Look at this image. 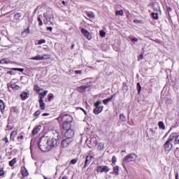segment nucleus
Returning a JSON list of instances; mask_svg holds the SVG:
<instances>
[{
	"label": "nucleus",
	"mask_w": 179,
	"mask_h": 179,
	"mask_svg": "<svg viewBox=\"0 0 179 179\" xmlns=\"http://www.w3.org/2000/svg\"><path fill=\"white\" fill-rule=\"evenodd\" d=\"M175 178H176V179H179V178H178V173H176Z\"/></svg>",
	"instance_id": "nucleus-61"
},
{
	"label": "nucleus",
	"mask_w": 179,
	"mask_h": 179,
	"mask_svg": "<svg viewBox=\"0 0 179 179\" xmlns=\"http://www.w3.org/2000/svg\"><path fill=\"white\" fill-rule=\"evenodd\" d=\"M137 86L138 87V94H139V93H141V90H142V87L141 86V83H137Z\"/></svg>",
	"instance_id": "nucleus-46"
},
{
	"label": "nucleus",
	"mask_w": 179,
	"mask_h": 179,
	"mask_svg": "<svg viewBox=\"0 0 179 179\" xmlns=\"http://www.w3.org/2000/svg\"><path fill=\"white\" fill-rule=\"evenodd\" d=\"M3 141L6 143H9V139L8 138L7 136H6L4 138H3Z\"/></svg>",
	"instance_id": "nucleus-50"
},
{
	"label": "nucleus",
	"mask_w": 179,
	"mask_h": 179,
	"mask_svg": "<svg viewBox=\"0 0 179 179\" xmlns=\"http://www.w3.org/2000/svg\"><path fill=\"white\" fill-rule=\"evenodd\" d=\"M41 90H43V89L41 88L40 86H38V85L36 84L34 86V92H41Z\"/></svg>",
	"instance_id": "nucleus-29"
},
{
	"label": "nucleus",
	"mask_w": 179,
	"mask_h": 179,
	"mask_svg": "<svg viewBox=\"0 0 179 179\" xmlns=\"http://www.w3.org/2000/svg\"><path fill=\"white\" fill-rule=\"evenodd\" d=\"M92 159H93V156H87L85 159V162L84 165V169H86L87 167L88 164L92 162Z\"/></svg>",
	"instance_id": "nucleus-17"
},
{
	"label": "nucleus",
	"mask_w": 179,
	"mask_h": 179,
	"mask_svg": "<svg viewBox=\"0 0 179 179\" xmlns=\"http://www.w3.org/2000/svg\"><path fill=\"white\" fill-rule=\"evenodd\" d=\"M40 114H41V111L40 110H37L34 114L33 115L34 117H38L40 115Z\"/></svg>",
	"instance_id": "nucleus-36"
},
{
	"label": "nucleus",
	"mask_w": 179,
	"mask_h": 179,
	"mask_svg": "<svg viewBox=\"0 0 179 179\" xmlns=\"http://www.w3.org/2000/svg\"><path fill=\"white\" fill-rule=\"evenodd\" d=\"M17 139H21V140L24 139V136L22 135V136H17Z\"/></svg>",
	"instance_id": "nucleus-53"
},
{
	"label": "nucleus",
	"mask_w": 179,
	"mask_h": 179,
	"mask_svg": "<svg viewBox=\"0 0 179 179\" xmlns=\"http://www.w3.org/2000/svg\"><path fill=\"white\" fill-rule=\"evenodd\" d=\"M45 39H41L38 41V45H41V44H45Z\"/></svg>",
	"instance_id": "nucleus-39"
},
{
	"label": "nucleus",
	"mask_w": 179,
	"mask_h": 179,
	"mask_svg": "<svg viewBox=\"0 0 179 179\" xmlns=\"http://www.w3.org/2000/svg\"><path fill=\"white\" fill-rule=\"evenodd\" d=\"M47 93H48V90H44L43 92L39 93V100H43L45 96H47Z\"/></svg>",
	"instance_id": "nucleus-19"
},
{
	"label": "nucleus",
	"mask_w": 179,
	"mask_h": 179,
	"mask_svg": "<svg viewBox=\"0 0 179 179\" xmlns=\"http://www.w3.org/2000/svg\"><path fill=\"white\" fill-rule=\"evenodd\" d=\"M43 177L44 179H51V178H47V176H43Z\"/></svg>",
	"instance_id": "nucleus-60"
},
{
	"label": "nucleus",
	"mask_w": 179,
	"mask_h": 179,
	"mask_svg": "<svg viewBox=\"0 0 179 179\" xmlns=\"http://www.w3.org/2000/svg\"><path fill=\"white\" fill-rule=\"evenodd\" d=\"M114 96H115V94L111 95L109 98L103 99V104L107 106L108 104V102L113 100Z\"/></svg>",
	"instance_id": "nucleus-20"
},
{
	"label": "nucleus",
	"mask_w": 179,
	"mask_h": 179,
	"mask_svg": "<svg viewBox=\"0 0 179 179\" xmlns=\"http://www.w3.org/2000/svg\"><path fill=\"white\" fill-rule=\"evenodd\" d=\"M20 17H22V13H17L14 15L13 19L16 22H20Z\"/></svg>",
	"instance_id": "nucleus-21"
},
{
	"label": "nucleus",
	"mask_w": 179,
	"mask_h": 179,
	"mask_svg": "<svg viewBox=\"0 0 179 179\" xmlns=\"http://www.w3.org/2000/svg\"><path fill=\"white\" fill-rule=\"evenodd\" d=\"M81 33L83 34L84 37L87 38V40H92V34L89 32L86 29L82 28Z\"/></svg>",
	"instance_id": "nucleus-11"
},
{
	"label": "nucleus",
	"mask_w": 179,
	"mask_h": 179,
	"mask_svg": "<svg viewBox=\"0 0 179 179\" xmlns=\"http://www.w3.org/2000/svg\"><path fill=\"white\" fill-rule=\"evenodd\" d=\"M100 104H101V101H96V102L94 103L95 108H94L93 113L96 115H98V114H100V113L103 111V108H104V106H100Z\"/></svg>",
	"instance_id": "nucleus-5"
},
{
	"label": "nucleus",
	"mask_w": 179,
	"mask_h": 179,
	"mask_svg": "<svg viewBox=\"0 0 179 179\" xmlns=\"http://www.w3.org/2000/svg\"><path fill=\"white\" fill-rule=\"evenodd\" d=\"M21 173L22 176L24 177H27L29 176V171H27V169H26L25 166L21 167Z\"/></svg>",
	"instance_id": "nucleus-16"
},
{
	"label": "nucleus",
	"mask_w": 179,
	"mask_h": 179,
	"mask_svg": "<svg viewBox=\"0 0 179 179\" xmlns=\"http://www.w3.org/2000/svg\"><path fill=\"white\" fill-rule=\"evenodd\" d=\"M142 59H143V53L141 54V55L138 57V61H142Z\"/></svg>",
	"instance_id": "nucleus-47"
},
{
	"label": "nucleus",
	"mask_w": 179,
	"mask_h": 179,
	"mask_svg": "<svg viewBox=\"0 0 179 179\" xmlns=\"http://www.w3.org/2000/svg\"><path fill=\"white\" fill-rule=\"evenodd\" d=\"M11 71H17L18 72H23V71H24V69L13 68L11 69Z\"/></svg>",
	"instance_id": "nucleus-37"
},
{
	"label": "nucleus",
	"mask_w": 179,
	"mask_h": 179,
	"mask_svg": "<svg viewBox=\"0 0 179 179\" xmlns=\"http://www.w3.org/2000/svg\"><path fill=\"white\" fill-rule=\"evenodd\" d=\"M125 150H122L121 153H124Z\"/></svg>",
	"instance_id": "nucleus-63"
},
{
	"label": "nucleus",
	"mask_w": 179,
	"mask_h": 179,
	"mask_svg": "<svg viewBox=\"0 0 179 179\" xmlns=\"http://www.w3.org/2000/svg\"><path fill=\"white\" fill-rule=\"evenodd\" d=\"M62 3L65 6V5H66L65 1H62Z\"/></svg>",
	"instance_id": "nucleus-62"
},
{
	"label": "nucleus",
	"mask_w": 179,
	"mask_h": 179,
	"mask_svg": "<svg viewBox=\"0 0 179 179\" xmlns=\"http://www.w3.org/2000/svg\"><path fill=\"white\" fill-rule=\"evenodd\" d=\"M60 124V128L62 130V132L67 131L68 129H71L72 127V123H65V122H59Z\"/></svg>",
	"instance_id": "nucleus-8"
},
{
	"label": "nucleus",
	"mask_w": 179,
	"mask_h": 179,
	"mask_svg": "<svg viewBox=\"0 0 179 179\" xmlns=\"http://www.w3.org/2000/svg\"><path fill=\"white\" fill-rule=\"evenodd\" d=\"M38 22H39V26H43V20H41V18L40 17H38Z\"/></svg>",
	"instance_id": "nucleus-48"
},
{
	"label": "nucleus",
	"mask_w": 179,
	"mask_h": 179,
	"mask_svg": "<svg viewBox=\"0 0 179 179\" xmlns=\"http://www.w3.org/2000/svg\"><path fill=\"white\" fill-rule=\"evenodd\" d=\"M173 137L169 136L167 141L166 143L164 144V149L165 152H170L171 149H173Z\"/></svg>",
	"instance_id": "nucleus-4"
},
{
	"label": "nucleus",
	"mask_w": 179,
	"mask_h": 179,
	"mask_svg": "<svg viewBox=\"0 0 179 179\" xmlns=\"http://www.w3.org/2000/svg\"><path fill=\"white\" fill-rule=\"evenodd\" d=\"M41 58H43V61H44V59H51V55L48 54H45L41 56Z\"/></svg>",
	"instance_id": "nucleus-32"
},
{
	"label": "nucleus",
	"mask_w": 179,
	"mask_h": 179,
	"mask_svg": "<svg viewBox=\"0 0 179 179\" xmlns=\"http://www.w3.org/2000/svg\"><path fill=\"white\" fill-rule=\"evenodd\" d=\"M62 134H64L65 138L73 141V139L72 138H73V135H75V131H73V129H69L63 131Z\"/></svg>",
	"instance_id": "nucleus-7"
},
{
	"label": "nucleus",
	"mask_w": 179,
	"mask_h": 179,
	"mask_svg": "<svg viewBox=\"0 0 179 179\" xmlns=\"http://www.w3.org/2000/svg\"><path fill=\"white\" fill-rule=\"evenodd\" d=\"M41 128H42V126L40 124L35 127L33 129L32 132H31L32 136H36V135H37L38 134V132H40V131H41Z\"/></svg>",
	"instance_id": "nucleus-15"
},
{
	"label": "nucleus",
	"mask_w": 179,
	"mask_h": 179,
	"mask_svg": "<svg viewBox=\"0 0 179 179\" xmlns=\"http://www.w3.org/2000/svg\"><path fill=\"white\" fill-rule=\"evenodd\" d=\"M136 159H138V155L135 153H130L124 157L123 162H124V163H129L130 162H135Z\"/></svg>",
	"instance_id": "nucleus-6"
},
{
	"label": "nucleus",
	"mask_w": 179,
	"mask_h": 179,
	"mask_svg": "<svg viewBox=\"0 0 179 179\" xmlns=\"http://www.w3.org/2000/svg\"><path fill=\"white\" fill-rule=\"evenodd\" d=\"M97 173H108L110 171V167L106 165L99 166L96 167Z\"/></svg>",
	"instance_id": "nucleus-9"
},
{
	"label": "nucleus",
	"mask_w": 179,
	"mask_h": 179,
	"mask_svg": "<svg viewBox=\"0 0 179 179\" xmlns=\"http://www.w3.org/2000/svg\"><path fill=\"white\" fill-rule=\"evenodd\" d=\"M31 59H32L33 61H43V57H41V56H36L31 57Z\"/></svg>",
	"instance_id": "nucleus-31"
},
{
	"label": "nucleus",
	"mask_w": 179,
	"mask_h": 179,
	"mask_svg": "<svg viewBox=\"0 0 179 179\" xmlns=\"http://www.w3.org/2000/svg\"><path fill=\"white\" fill-rule=\"evenodd\" d=\"M3 176H5V171H3V168L0 169V178H3Z\"/></svg>",
	"instance_id": "nucleus-35"
},
{
	"label": "nucleus",
	"mask_w": 179,
	"mask_h": 179,
	"mask_svg": "<svg viewBox=\"0 0 179 179\" xmlns=\"http://www.w3.org/2000/svg\"><path fill=\"white\" fill-rule=\"evenodd\" d=\"M71 50H73V48H75V44H74V43H73V44L71 45Z\"/></svg>",
	"instance_id": "nucleus-57"
},
{
	"label": "nucleus",
	"mask_w": 179,
	"mask_h": 179,
	"mask_svg": "<svg viewBox=\"0 0 179 179\" xmlns=\"http://www.w3.org/2000/svg\"><path fill=\"white\" fill-rule=\"evenodd\" d=\"M169 136L172 137V141H174V145H179V134L176 132L171 133Z\"/></svg>",
	"instance_id": "nucleus-12"
},
{
	"label": "nucleus",
	"mask_w": 179,
	"mask_h": 179,
	"mask_svg": "<svg viewBox=\"0 0 179 179\" xmlns=\"http://www.w3.org/2000/svg\"><path fill=\"white\" fill-rule=\"evenodd\" d=\"M49 150H51L52 148H55L59 145V139L54 137L47 138Z\"/></svg>",
	"instance_id": "nucleus-3"
},
{
	"label": "nucleus",
	"mask_w": 179,
	"mask_h": 179,
	"mask_svg": "<svg viewBox=\"0 0 179 179\" xmlns=\"http://www.w3.org/2000/svg\"><path fill=\"white\" fill-rule=\"evenodd\" d=\"M158 127L159 129H166V125H164V123L162 121L158 122Z\"/></svg>",
	"instance_id": "nucleus-30"
},
{
	"label": "nucleus",
	"mask_w": 179,
	"mask_h": 179,
	"mask_svg": "<svg viewBox=\"0 0 179 179\" xmlns=\"http://www.w3.org/2000/svg\"><path fill=\"white\" fill-rule=\"evenodd\" d=\"M38 101L41 110H45V103H44V100H39Z\"/></svg>",
	"instance_id": "nucleus-26"
},
{
	"label": "nucleus",
	"mask_w": 179,
	"mask_h": 179,
	"mask_svg": "<svg viewBox=\"0 0 179 179\" xmlns=\"http://www.w3.org/2000/svg\"><path fill=\"white\" fill-rule=\"evenodd\" d=\"M74 73H76V75H82V71L81 70H76L74 71Z\"/></svg>",
	"instance_id": "nucleus-49"
},
{
	"label": "nucleus",
	"mask_w": 179,
	"mask_h": 179,
	"mask_svg": "<svg viewBox=\"0 0 179 179\" xmlns=\"http://www.w3.org/2000/svg\"><path fill=\"white\" fill-rule=\"evenodd\" d=\"M0 64H9V62L6 61V59L4 58L0 60Z\"/></svg>",
	"instance_id": "nucleus-43"
},
{
	"label": "nucleus",
	"mask_w": 179,
	"mask_h": 179,
	"mask_svg": "<svg viewBox=\"0 0 179 179\" xmlns=\"http://www.w3.org/2000/svg\"><path fill=\"white\" fill-rule=\"evenodd\" d=\"M52 99H54V94H49L48 96V101H51V100H52Z\"/></svg>",
	"instance_id": "nucleus-38"
},
{
	"label": "nucleus",
	"mask_w": 179,
	"mask_h": 179,
	"mask_svg": "<svg viewBox=\"0 0 179 179\" xmlns=\"http://www.w3.org/2000/svg\"><path fill=\"white\" fill-rule=\"evenodd\" d=\"M20 97H21L22 101H24L29 97V94H27L26 92H22L20 95Z\"/></svg>",
	"instance_id": "nucleus-22"
},
{
	"label": "nucleus",
	"mask_w": 179,
	"mask_h": 179,
	"mask_svg": "<svg viewBox=\"0 0 179 179\" xmlns=\"http://www.w3.org/2000/svg\"><path fill=\"white\" fill-rule=\"evenodd\" d=\"M113 174L115 176H120V166H115L113 167Z\"/></svg>",
	"instance_id": "nucleus-23"
},
{
	"label": "nucleus",
	"mask_w": 179,
	"mask_h": 179,
	"mask_svg": "<svg viewBox=\"0 0 179 179\" xmlns=\"http://www.w3.org/2000/svg\"><path fill=\"white\" fill-rule=\"evenodd\" d=\"M85 13L87 17H89L90 19H94L96 17V15H94V13L93 12L86 11Z\"/></svg>",
	"instance_id": "nucleus-24"
},
{
	"label": "nucleus",
	"mask_w": 179,
	"mask_h": 179,
	"mask_svg": "<svg viewBox=\"0 0 179 179\" xmlns=\"http://www.w3.org/2000/svg\"><path fill=\"white\" fill-rule=\"evenodd\" d=\"M120 121H122V122H125V121H127V117L123 115V113H121L120 115Z\"/></svg>",
	"instance_id": "nucleus-33"
},
{
	"label": "nucleus",
	"mask_w": 179,
	"mask_h": 179,
	"mask_svg": "<svg viewBox=\"0 0 179 179\" xmlns=\"http://www.w3.org/2000/svg\"><path fill=\"white\" fill-rule=\"evenodd\" d=\"M62 179H68V176H64L62 177Z\"/></svg>",
	"instance_id": "nucleus-59"
},
{
	"label": "nucleus",
	"mask_w": 179,
	"mask_h": 179,
	"mask_svg": "<svg viewBox=\"0 0 179 179\" xmlns=\"http://www.w3.org/2000/svg\"><path fill=\"white\" fill-rule=\"evenodd\" d=\"M166 10L168 12H171V7H166Z\"/></svg>",
	"instance_id": "nucleus-54"
},
{
	"label": "nucleus",
	"mask_w": 179,
	"mask_h": 179,
	"mask_svg": "<svg viewBox=\"0 0 179 179\" xmlns=\"http://www.w3.org/2000/svg\"><path fill=\"white\" fill-rule=\"evenodd\" d=\"M117 163V157L115 156H113L112 157V164H115Z\"/></svg>",
	"instance_id": "nucleus-42"
},
{
	"label": "nucleus",
	"mask_w": 179,
	"mask_h": 179,
	"mask_svg": "<svg viewBox=\"0 0 179 179\" xmlns=\"http://www.w3.org/2000/svg\"><path fill=\"white\" fill-rule=\"evenodd\" d=\"M17 135V131H13L10 133V139H12V141H15V138H16Z\"/></svg>",
	"instance_id": "nucleus-25"
},
{
	"label": "nucleus",
	"mask_w": 179,
	"mask_h": 179,
	"mask_svg": "<svg viewBox=\"0 0 179 179\" xmlns=\"http://www.w3.org/2000/svg\"><path fill=\"white\" fill-rule=\"evenodd\" d=\"M42 115L43 117H47V115H50V113H43Z\"/></svg>",
	"instance_id": "nucleus-56"
},
{
	"label": "nucleus",
	"mask_w": 179,
	"mask_h": 179,
	"mask_svg": "<svg viewBox=\"0 0 179 179\" xmlns=\"http://www.w3.org/2000/svg\"><path fill=\"white\" fill-rule=\"evenodd\" d=\"M72 142H73V140H71L66 137V138L62 141L61 145L63 148H68V146H69Z\"/></svg>",
	"instance_id": "nucleus-13"
},
{
	"label": "nucleus",
	"mask_w": 179,
	"mask_h": 179,
	"mask_svg": "<svg viewBox=\"0 0 179 179\" xmlns=\"http://www.w3.org/2000/svg\"><path fill=\"white\" fill-rule=\"evenodd\" d=\"M17 162V160L16 158H14L11 161H10L8 162L10 167H13V166H15V164H16Z\"/></svg>",
	"instance_id": "nucleus-27"
},
{
	"label": "nucleus",
	"mask_w": 179,
	"mask_h": 179,
	"mask_svg": "<svg viewBox=\"0 0 179 179\" xmlns=\"http://www.w3.org/2000/svg\"><path fill=\"white\" fill-rule=\"evenodd\" d=\"M47 30H50V31H52V27H48Z\"/></svg>",
	"instance_id": "nucleus-55"
},
{
	"label": "nucleus",
	"mask_w": 179,
	"mask_h": 179,
	"mask_svg": "<svg viewBox=\"0 0 179 179\" xmlns=\"http://www.w3.org/2000/svg\"><path fill=\"white\" fill-rule=\"evenodd\" d=\"M57 120H59V122L72 124L73 117H72L69 114H65L62 116H59Z\"/></svg>",
	"instance_id": "nucleus-2"
},
{
	"label": "nucleus",
	"mask_w": 179,
	"mask_h": 179,
	"mask_svg": "<svg viewBox=\"0 0 179 179\" xmlns=\"http://www.w3.org/2000/svg\"><path fill=\"white\" fill-rule=\"evenodd\" d=\"M131 41H132V43H136V42H138V38H131Z\"/></svg>",
	"instance_id": "nucleus-51"
},
{
	"label": "nucleus",
	"mask_w": 179,
	"mask_h": 179,
	"mask_svg": "<svg viewBox=\"0 0 179 179\" xmlns=\"http://www.w3.org/2000/svg\"><path fill=\"white\" fill-rule=\"evenodd\" d=\"M151 16L154 20H159V13H152Z\"/></svg>",
	"instance_id": "nucleus-28"
},
{
	"label": "nucleus",
	"mask_w": 179,
	"mask_h": 179,
	"mask_svg": "<svg viewBox=\"0 0 179 179\" xmlns=\"http://www.w3.org/2000/svg\"><path fill=\"white\" fill-rule=\"evenodd\" d=\"M14 80H12L7 84L8 89H12L13 90H20V86L16 85V83H13Z\"/></svg>",
	"instance_id": "nucleus-10"
},
{
	"label": "nucleus",
	"mask_w": 179,
	"mask_h": 179,
	"mask_svg": "<svg viewBox=\"0 0 179 179\" xmlns=\"http://www.w3.org/2000/svg\"><path fill=\"white\" fill-rule=\"evenodd\" d=\"M5 102L2 99H0V111L2 114L5 113Z\"/></svg>",
	"instance_id": "nucleus-18"
},
{
	"label": "nucleus",
	"mask_w": 179,
	"mask_h": 179,
	"mask_svg": "<svg viewBox=\"0 0 179 179\" xmlns=\"http://www.w3.org/2000/svg\"><path fill=\"white\" fill-rule=\"evenodd\" d=\"M24 33H26V34H30V27H28L27 29H24Z\"/></svg>",
	"instance_id": "nucleus-45"
},
{
	"label": "nucleus",
	"mask_w": 179,
	"mask_h": 179,
	"mask_svg": "<svg viewBox=\"0 0 179 179\" xmlns=\"http://www.w3.org/2000/svg\"><path fill=\"white\" fill-rule=\"evenodd\" d=\"M76 163H78V159L77 158L71 159V162H70V164H76Z\"/></svg>",
	"instance_id": "nucleus-40"
},
{
	"label": "nucleus",
	"mask_w": 179,
	"mask_h": 179,
	"mask_svg": "<svg viewBox=\"0 0 179 179\" xmlns=\"http://www.w3.org/2000/svg\"><path fill=\"white\" fill-rule=\"evenodd\" d=\"M123 15H124V10H117L115 12L116 16H122Z\"/></svg>",
	"instance_id": "nucleus-34"
},
{
	"label": "nucleus",
	"mask_w": 179,
	"mask_h": 179,
	"mask_svg": "<svg viewBox=\"0 0 179 179\" xmlns=\"http://www.w3.org/2000/svg\"><path fill=\"white\" fill-rule=\"evenodd\" d=\"M48 146L47 138L41 137L38 142V148L42 152H50V148Z\"/></svg>",
	"instance_id": "nucleus-1"
},
{
	"label": "nucleus",
	"mask_w": 179,
	"mask_h": 179,
	"mask_svg": "<svg viewBox=\"0 0 179 179\" xmlns=\"http://www.w3.org/2000/svg\"><path fill=\"white\" fill-rule=\"evenodd\" d=\"M80 110H82V111H83V113L85 114V115H86V114H87V113H86V110H85V109H83V108H80Z\"/></svg>",
	"instance_id": "nucleus-58"
},
{
	"label": "nucleus",
	"mask_w": 179,
	"mask_h": 179,
	"mask_svg": "<svg viewBox=\"0 0 179 179\" xmlns=\"http://www.w3.org/2000/svg\"><path fill=\"white\" fill-rule=\"evenodd\" d=\"M88 87H90V85H81L80 87H78L76 88V90L79 93H85V92H86V90L88 89Z\"/></svg>",
	"instance_id": "nucleus-14"
},
{
	"label": "nucleus",
	"mask_w": 179,
	"mask_h": 179,
	"mask_svg": "<svg viewBox=\"0 0 179 179\" xmlns=\"http://www.w3.org/2000/svg\"><path fill=\"white\" fill-rule=\"evenodd\" d=\"M7 75H10L12 76L15 75V73L13 71H7Z\"/></svg>",
	"instance_id": "nucleus-52"
},
{
	"label": "nucleus",
	"mask_w": 179,
	"mask_h": 179,
	"mask_svg": "<svg viewBox=\"0 0 179 179\" xmlns=\"http://www.w3.org/2000/svg\"><path fill=\"white\" fill-rule=\"evenodd\" d=\"M0 41H1V37H0Z\"/></svg>",
	"instance_id": "nucleus-64"
},
{
	"label": "nucleus",
	"mask_w": 179,
	"mask_h": 179,
	"mask_svg": "<svg viewBox=\"0 0 179 179\" xmlns=\"http://www.w3.org/2000/svg\"><path fill=\"white\" fill-rule=\"evenodd\" d=\"M99 34H100L101 37H106V31H104L103 30H101L99 31Z\"/></svg>",
	"instance_id": "nucleus-41"
},
{
	"label": "nucleus",
	"mask_w": 179,
	"mask_h": 179,
	"mask_svg": "<svg viewBox=\"0 0 179 179\" xmlns=\"http://www.w3.org/2000/svg\"><path fill=\"white\" fill-rule=\"evenodd\" d=\"M12 110L14 111V113H19V108H17L16 106L12 107Z\"/></svg>",
	"instance_id": "nucleus-44"
}]
</instances>
